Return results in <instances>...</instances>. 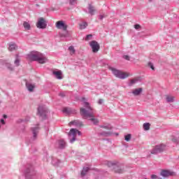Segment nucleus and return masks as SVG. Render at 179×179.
Listing matches in <instances>:
<instances>
[{
	"mask_svg": "<svg viewBox=\"0 0 179 179\" xmlns=\"http://www.w3.org/2000/svg\"><path fill=\"white\" fill-rule=\"evenodd\" d=\"M82 101H84V106L87 108V110L81 108L80 109L81 115H83L84 118H90V121H92L94 125H97V124H99V120L94 118V113H93V108L90 107V103L86 101V98H82Z\"/></svg>",
	"mask_w": 179,
	"mask_h": 179,
	"instance_id": "1",
	"label": "nucleus"
},
{
	"mask_svg": "<svg viewBox=\"0 0 179 179\" xmlns=\"http://www.w3.org/2000/svg\"><path fill=\"white\" fill-rule=\"evenodd\" d=\"M27 59H29V61H37L39 64H45L47 62V58L38 52L27 55Z\"/></svg>",
	"mask_w": 179,
	"mask_h": 179,
	"instance_id": "2",
	"label": "nucleus"
},
{
	"mask_svg": "<svg viewBox=\"0 0 179 179\" xmlns=\"http://www.w3.org/2000/svg\"><path fill=\"white\" fill-rule=\"evenodd\" d=\"M110 69L113 72V75L119 79H127V78L129 76V73L124 72L121 70H118L113 67H110Z\"/></svg>",
	"mask_w": 179,
	"mask_h": 179,
	"instance_id": "3",
	"label": "nucleus"
},
{
	"mask_svg": "<svg viewBox=\"0 0 179 179\" xmlns=\"http://www.w3.org/2000/svg\"><path fill=\"white\" fill-rule=\"evenodd\" d=\"M107 164L108 167H113V171L115 173H117V174H122V173H124V169L118 166L117 164L112 162H108Z\"/></svg>",
	"mask_w": 179,
	"mask_h": 179,
	"instance_id": "4",
	"label": "nucleus"
},
{
	"mask_svg": "<svg viewBox=\"0 0 179 179\" xmlns=\"http://www.w3.org/2000/svg\"><path fill=\"white\" fill-rule=\"evenodd\" d=\"M82 135V133L76 129H71L69 133V136H73L72 139L70 140L71 143H73L76 141V135Z\"/></svg>",
	"mask_w": 179,
	"mask_h": 179,
	"instance_id": "5",
	"label": "nucleus"
},
{
	"mask_svg": "<svg viewBox=\"0 0 179 179\" xmlns=\"http://www.w3.org/2000/svg\"><path fill=\"white\" fill-rule=\"evenodd\" d=\"M166 150V145L161 144L160 145H157L155 148L152 150V155H156L157 153H160Z\"/></svg>",
	"mask_w": 179,
	"mask_h": 179,
	"instance_id": "6",
	"label": "nucleus"
},
{
	"mask_svg": "<svg viewBox=\"0 0 179 179\" xmlns=\"http://www.w3.org/2000/svg\"><path fill=\"white\" fill-rule=\"evenodd\" d=\"M90 45L92 48V52H99V50H100V45L97 41H92L90 43Z\"/></svg>",
	"mask_w": 179,
	"mask_h": 179,
	"instance_id": "7",
	"label": "nucleus"
},
{
	"mask_svg": "<svg viewBox=\"0 0 179 179\" xmlns=\"http://www.w3.org/2000/svg\"><path fill=\"white\" fill-rule=\"evenodd\" d=\"M47 113V108L44 106H39L38 108V114L42 118H45V114Z\"/></svg>",
	"mask_w": 179,
	"mask_h": 179,
	"instance_id": "8",
	"label": "nucleus"
},
{
	"mask_svg": "<svg viewBox=\"0 0 179 179\" xmlns=\"http://www.w3.org/2000/svg\"><path fill=\"white\" fill-rule=\"evenodd\" d=\"M56 27L59 30H63L64 31H66V29H68V26L64 22V21H57L56 22Z\"/></svg>",
	"mask_w": 179,
	"mask_h": 179,
	"instance_id": "9",
	"label": "nucleus"
},
{
	"mask_svg": "<svg viewBox=\"0 0 179 179\" xmlns=\"http://www.w3.org/2000/svg\"><path fill=\"white\" fill-rule=\"evenodd\" d=\"M36 27H38V29H45V27H47L45 20H44L43 17L39 18L36 24Z\"/></svg>",
	"mask_w": 179,
	"mask_h": 179,
	"instance_id": "10",
	"label": "nucleus"
},
{
	"mask_svg": "<svg viewBox=\"0 0 179 179\" xmlns=\"http://www.w3.org/2000/svg\"><path fill=\"white\" fill-rule=\"evenodd\" d=\"M161 176H162V177H170V176H174V172H171V171L164 170L161 172Z\"/></svg>",
	"mask_w": 179,
	"mask_h": 179,
	"instance_id": "11",
	"label": "nucleus"
},
{
	"mask_svg": "<svg viewBox=\"0 0 179 179\" xmlns=\"http://www.w3.org/2000/svg\"><path fill=\"white\" fill-rule=\"evenodd\" d=\"M143 91V90L142 88H136L133 90L132 94H134V96H139V94H141Z\"/></svg>",
	"mask_w": 179,
	"mask_h": 179,
	"instance_id": "12",
	"label": "nucleus"
},
{
	"mask_svg": "<svg viewBox=\"0 0 179 179\" xmlns=\"http://www.w3.org/2000/svg\"><path fill=\"white\" fill-rule=\"evenodd\" d=\"M52 74L57 78V79H62V72L61 71H53Z\"/></svg>",
	"mask_w": 179,
	"mask_h": 179,
	"instance_id": "13",
	"label": "nucleus"
},
{
	"mask_svg": "<svg viewBox=\"0 0 179 179\" xmlns=\"http://www.w3.org/2000/svg\"><path fill=\"white\" fill-rule=\"evenodd\" d=\"M89 13H90V15H94V13H96V9H94V7L92 5H90L89 6Z\"/></svg>",
	"mask_w": 179,
	"mask_h": 179,
	"instance_id": "14",
	"label": "nucleus"
},
{
	"mask_svg": "<svg viewBox=\"0 0 179 179\" xmlns=\"http://www.w3.org/2000/svg\"><path fill=\"white\" fill-rule=\"evenodd\" d=\"M58 143H59V148L60 149H64V148H65V146L66 145V143L63 140L59 141Z\"/></svg>",
	"mask_w": 179,
	"mask_h": 179,
	"instance_id": "15",
	"label": "nucleus"
},
{
	"mask_svg": "<svg viewBox=\"0 0 179 179\" xmlns=\"http://www.w3.org/2000/svg\"><path fill=\"white\" fill-rule=\"evenodd\" d=\"M32 132L34 138H37V134H38V127L32 128Z\"/></svg>",
	"mask_w": 179,
	"mask_h": 179,
	"instance_id": "16",
	"label": "nucleus"
},
{
	"mask_svg": "<svg viewBox=\"0 0 179 179\" xmlns=\"http://www.w3.org/2000/svg\"><path fill=\"white\" fill-rule=\"evenodd\" d=\"M62 111L64 114H72V109H71V108H64Z\"/></svg>",
	"mask_w": 179,
	"mask_h": 179,
	"instance_id": "17",
	"label": "nucleus"
},
{
	"mask_svg": "<svg viewBox=\"0 0 179 179\" xmlns=\"http://www.w3.org/2000/svg\"><path fill=\"white\" fill-rule=\"evenodd\" d=\"M166 101H168V103H173V101H174V96H173L166 95Z\"/></svg>",
	"mask_w": 179,
	"mask_h": 179,
	"instance_id": "18",
	"label": "nucleus"
},
{
	"mask_svg": "<svg viewBox=\"0 0 179 179\" xmlns=\"http://www.w3.org/2000/svg\"><path fill=\"white\" fill-rule=\"evenodd\" d=\"M26 86L29 92H33V90L34 89V85L26 83Z\"/></svg>",
	"mask_w": 179,
	"mask_h": 179,
	"instance_id": "19",
	"label": "nucleus"
},
{
	"mask_svg": "<svg viewBox=\"0 0 179 179\" xmlns=\"http://www.w3.org/2000/svg\"><path fill=\"white\" fill-rule=\"evenodd\" d=\"M90 169L89 167H85L81 171V176L82 177H85V175L87 174V171H89Z\"/></svg>",
	"mask_w": 179,
	"mask_h": 179,
	"instance_id": "20",
	"label": "nucleus"
},
{
	"mask_svg": "<svg viewBox=\"0 0 179 179\" xmlns=\"http://www.w3.org/2000/svg\"><path fill=\"white\" fill-rule=\"evenodd\" d=\"M80 29L82 30L87 27V22H83L79 24Z\"/></svg>",
	"mask_w": 179,
	"mask_h": 179,
	"instance_id": "21",
	"label": "nucleus"
},
{
	"mask_svg": "<svg viewBox=\"0 0 179 179\" xmlns=\"http://www.w3.org/2000/svg\"><path fill=\"white\" fill-rule=\"evenodd\" d=\"M23 26L25 30H30L31 29L30 24L26 21L23 22Z\"/></svg>",
	"mask_w": 179,
	"mask_h": 179,
	"instance_id": "22",
	"label": "nucleus"
},
{
	"mask_svg": "<svg viewBox=\"0 0 179 179\" xmlns=\"http://www.w3.org/2000/svg\"><path fill=\"white\" fill-rule=\"evenodd\" d=\"M9 51H15V50H17V46L15 44L10 45L8 47Z\"/></svg>",
	"mask_w": 179,
	"mask_h": 179,
	"instance_id": "23",
	"label": "nucleus"
},
{
	"mask_svg": "<svg viewBox=\"0 0 179 179\" xmlns=\"http://www.w3.org/2000/svg\"><path fill=\"white\" fill-rule=\"evenodd\" d=\"M143 128L145 131H149L150 129V123H144Z\"/></svg>",
	"mask_w": 179,
	"mask_h": 179,
	"instance_id": "24",
	"label": "nucleus"
},
{
	"mask_svg": "<svg viewBox=\"0 0 179 179\" xmlns=\"http://www.w3.org/2000/svg\"><path fill=\"white\" fill-rule=\"evenodd\" d=\"M69 51L70 52L71 55H73L76 52L75 48H73V46H70L69 48Z\"/></svg>",
	"mask_w": 179,
	"mask_h": 179,
	"instance_id": "25",
	"label": "nucleus"
},
{
	"mask_svg": "<svg viewBox=\"0 0 179 179\" xmlns=\"http://www.w3.org/2000/svg\"><path fill=\"white\" fill-rule=\"evenodd\" d=\"M131 134H127L124 136V140L127 142H129V141H131Z\"/></svg>",
	"mask_w": 179,
	"mask_h": 179,
	"instance_id": "26",
	"label": "nucleus"
},
{
	"mask_svg": "<svg viewBox=\"0 0 179 179\" xmlns=\"http://www.w3.org/2000/svg\"><path fill=\"white\" fill-rule=\"evenodd\" d=\"M71 125H78V121L74 120V121L71 122L69 123V126L71 127Z\"/></svg>",
	"mask_w": 179,
	"mask_h": 179,
	"instance_id": "27",
	"label": "nucleus"
},
{
	"mask_svg": "<svg viewBox=\"0 0 179 179\" xmlns=\"http://www.w3.org/2000/svg\"><path fill=\"white\" fill-rule=\"evenodd\" d=\"M148 66H150V68H151V69H152V71H155V66H153V64L149 62V63H148Z\"/></svg>",
	"mask_w": 179,
	"mask_h": 179,
	"instance_id": "28",
	"label": "nucleus"
},
{
	"mask_svg": "<svg viewBox=\"0 0 179 179\" xmlns=\"http://www.w3.org/2000/svg\"><path fill=\"white\" fill-rule=\"evenodd\" d=\"M19 62H20V60L19 59V58H16L15 61V64L17 66H19Z\"/></svg>",
	"mask_w": 179,
	"mask_h": 179,
	"instance_id": "29",
	"label": "nucleus"
},
{
	"mask_svg": "<svg viewBox=\"0 0 179 179\" xmlns=\"http://www.w3.org/2000/svg\"><path fill=\"white\" fill-rule=\"evenodd\" d=\"M134 29H136V30H138V29H141V26L138 24H135Z\"/></svg>",
	"mask_w": 179,
	"mask_h": 179,
	"instance_id": "30",
	"label": "nucleus"
},
{
	"mask_svg": "<svg viewBox=\"0 0 179 179\" xmlns=\"http://www.w3.org/2000/svg\"><path fill=\"white\" fill-rule=\"evenodd\" d=\"M91 37H92V34L87 35L85 40L87 41L90 40Z\"/></svg>",
	"mask_w": 179,
	"mask_h": 179,
	"instance_id": "31",
	"label": "nucleus"
},
{
	"mask_svg": "<svg viewBox=\"0 0 179 179\" xmlns=\"http://www.w3.org/2000/svg\"><path fill=\"white\" fill-rule=\"evenodd\" d=\"M136 82H138L137 79H133V80H131V85H134V83H136Z\"/></svg>",
	"mask_w": 179,
	"mask_h": 179,
	"instance_id": "32",
	"label": "nucleus"
},
{
	"mask_svg": "<svg viewBox=\"0 0 179 179\" xmlns=\"http://www.w3.org/2000/svg\"><path fill=\"white\" fill-rule=\"evenodd\" d=\"M104 17H107V15H100V19H101V20H103V19H104Z\"/></svg>",
	"mask_w": 179,
	"mask_h": 179,
	"instance_id": "33",
	"label": "nucleus"
},
{
	"mask_svg": "<svg viewBox=\"0 0 179 179\" xmlns=\"http://www.w3.org/2000/svg\"><path fill=\"white\" fill-rule=\"evenodd\" d=\"M123 58H124V59H126L127 61H129V56L128 55H124Z\"/></svg>",
	"mask_w": 179,
	"mask_h": 179,
	"instance_id": "34",
	"label": "nucleus"
},
{
	"mask_svg": "<svg viewBox=\"0 0 179 179\" xmlns=\"http://www.w3.org/2000/svg\"><path fill=\"white\" fill-rule=\"evenodd\" d=\"M76 1H77V0H70V3H71V5H73L74 3H76Z\"/></svg>",
	"mask_w": 179,
	"mask_h": 179,
	"instance_id": "35",
	"label": "nucleus"
},
{
	"mask_svg": "<svg viewBox=\"0 0 179 179\" xmlns=\"http://www.w3.org/2000/svg\"><path fill=\"white\" fill-rule=\"evenodd\" d=\"M151 178L152 179H156V178H157V176H156V175H151Z\"/></svg>",
	"mask_w": 179,
	"mask_h": 179,
	"instance_id": "36",
	"label": "nucleus"
},
{
	"mask_svg": "<svg viewBox=\"0 0 179 179\" xmlns=\"http://www.w3.org/2000/svg\"><path fill=\"white\" fill-rule=\"evenodd\" d=\"M101 128H103L104 129H110V128H108L107 126H101Z\"/></svg>",
	"mask_w": 179,
	"mask_h": 179,
	"instance_id": "37",
	"label": "nucleus"
},
{
	"mask_svg": "<svg viewBox=\"0 0 179 179\" xmlns=\"http://www.w3.org/2000/svg\"><path fill=\"white\" fill-rule=\"evenodd\" d=\"M104 101V100L103 99H99V104H103V102Z\"/></svg>",
	"mask_w": 179,
	"mask_h": 179,
	"instance_id": "38",
	"label": "nucleus"
},
{
	"mask_svg": "<svg viewBox=\"0 0 179 179\" xmlns=\"http://www.w3.org/2000/svg\"><path fill=\"white\" fill-rule=\"evenodd\" d=\"M1 124H3V125H4V124H5V120H4L3 119H1Z\"/></svg>",
	"mask_w": 179,
	"mask_h": 179,
	"instance_id": "39",
	"label": "nucleus"
},
{
	"mask_svg": "<svg viewBox=\"0 0 179 179\" xmlns=\"http://www.w3.org/2000/svg\"><path fill=\"white\" fill-rule=\"evenodd\" d=\"M59 96H62V97H64V96H65V94H64V93H60Z\"/></svg>",
	"mask_w": 179,
	"mask_h": 179,
	"instance_id": "40",
	"label": "nucleus"
},
{
	"mask_svg": "<svg viewBox=\"0 0 179 179\" xmlns=\"http://www.w3.org/2000/svg\"><path fill=\"white\" fill-rule=\"evenodd\" d=\"M104 136H108V133H105L104 134H102Z\"/></svg>",
	"mask_w": 179,
	"mask_h": 179,
	"instance_id": "41",
	"label": "nucleus"
},
{
	"mask_svg": "<svg viewBox=\"0 0 179 179\" xmlns=\"http://www.w3.org/2000/svg\"><path fill=\"white\" fill-rule=\"evenodd\" d=\"M3 118H8V116L6 115H3Z\"/></svg>",
	"mask_w": 179,
	"mask_h": 179,
	"instance_id": "42",
	"label": "nucleus"
},
{
	"mask_svg": "<svg viewBox=\"0 0 179 179\" xmlns=\"http://www.w3.org/2000/svg\"><path fill=\"white\" fill-rule=\"evenodd\" d=\"M149 1V2H152V0H148Z\"/></svg>",
	"mask_w": 179,
	"mask_h": 179,
	"instance_id": "43",
	"label": "nucleus"
},
{
	"mask_svg": "<svg viewBox=\"0 0 179 179\" xmlns=\"http://www.w3.org/2000/svg\"><path fill=\"white\" fill-rule=\"evenodd\" d=\"M36 6H38V4H36Z\"/></svg>",
	"mask_w": 179,
	"mask_h": 179,
	"instance_id": "44",
	"label": "nucleus"
}]
</instances>
